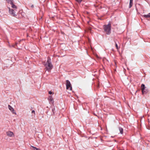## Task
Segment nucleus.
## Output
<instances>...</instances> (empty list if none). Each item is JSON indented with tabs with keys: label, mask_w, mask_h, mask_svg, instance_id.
Returning a JSON list of instances; mask_svg holds the SVG:
<instances>
[{
	"label": "nucleus",
	"mask_w": 150,
	"mask_h": 150,
	"mask_svg": "<svg viewBox=\"0 0 150 150\" xmlns=\"http://www.w3.org/2000/svg\"><path fill=\"white\" fill-rule=\"evenodd\" d=\"M32 113H34V114H35V111L34 110H33L32 111Z\"/></svg>",
	"instance_id": "obj_18"
},
{
	"label": "nucleus",
	"mask_w": 150,
	"mask_h": 150,
	"mask_svg": "<svg viewBox=\"0 0 150 150\" xmlns=\"http://www.w3.org/2000/svg\"><path fill=\"white\" fill-rule=\"evenodd\" d=\"M66 88L67 90H71L72 88L71 85V83L68 80L66 81Z\"/></svg>",
	"instance_id": "obj_4"
},
{
	"label": "nucleus",
	"mask_w": 150,
	"mask_h": 150,
	"mask_svg": "<svg viewBox=\"0 0 150 150\" xmlns=\"http://www.w3.org/2000/svg\"><path fill=\"white\" fill-rule=\"evenodd\" d=\"M31 7H32V8L33 7H34V6H33V5H32L31 6Z\"/></svg>",
	"instance_id": "obj_19"
},
{
	"label": "nucleus",
	"mask_w": 150,
	"mask_h": 150,
	"mask_svg": "<svg viewBox=\"0 0 150 150\" xmlns=\"http://www.w3.org/2000/svg\"><path fill=\"white\" fill-rule=\"evenodd\" d=\"M8 2L11 4L12 8L16 9L17 8V7L13 4V0H8Z\"/></svg>",
	"instance_id": "obj_5"
},
{
	"label": "nucleus",
	"mask_w": 150,
	"mask_h": 150,
	"mask_svg": "<svg viewBox=\"0 0 150 150\" xmlns=\"http://www.w3.org/2000/svg\"><path fill=\"white\" fill-rule=\"evenodd\" d=\"M49 93V94H51L52 93V91H49V93Z\"/></svg>",
	"instance_id": "obj_17"
},
{
	"label": "nucleus",
	"mask_w": 150,
	"mask_h": 150,
	"mask_svg": "<svg viewBox=\"0 0 150 150\" xmlns=\"http://www.w3.org/2000/svg\"><path fill=\"white\" fill-rule=\"evenodd\" d=\"M45 65L47 69V70L48 71H49L52 69V65L51 63V59L50 57H48L47 61Z\"/></svg>",
	"instance_id": "obj_2"
},
{
	"label": "nucleus",
	"mask_w": 150,
	"mask_h": 150,
	"mask_svg": "<svg viewBox=\"0 0 150 150\" xmlns=\"http://www.w3.org/2000/svg\"><path fill=\"white\" fill-rule=\"evenodd\" d=\"M115 47H116L117 49H119V48L117 46V45L116 43H115Z\"/></svg>",
	"instance_id": "obj_16"
},
{
	"label": "nucleus",
	"mask_w": 150,
	"mask_h": 150,
	"mask_svg": "<svg viewBox=\"0 0 150 150\" xmlns=\"http://www.w3.org/2000/svg\"><path fill=\"white\" fill-rule=\"evenodd\" d=\"M48 99L49 100V102L50 103L52 104L54 102V100L52 97L51 96H49L48 98Z\"/></svg>",
	"instance_id": "obj_9"
},
{
	"label": "nucleus",
	"mask_w": 150,
	"mask_h": 150,
	"mask_svg": "<svg viewBox=\"0 0 150 150\" xmlns=\"http://www.w3.org/2000/svg\"><path fill=\"white\" fill-rule=\"evenodd\" d=\"M7 0V1H8V0Z\"/></svg>",
	"instance_id": "obj_20"
},
{
	"label": "nucleus",
	"mask_w": 150,
	"mask_h": 150,
	"mask_svg": "<svg viewBox=\"0 0 150 150\" xmlns=\"http://www.w3.org/2000/svg\"><path fill=\"white\" fill-rule=\"evenodd\" d=\"M133 0H130L129 6V8H130L132 6L133 4Z\"/></svg>",
	"instance_id": "obj_10"
},
{
	"label": "nucleus",
	"mask_w": 150,
	"mask_h": 150,
	"mask_svg": "<svg viewBox=\"0 0 150 150\" xmlns=\"http://www.w3.org/2000/svg\"><path fill=\"white\" fill-rule=\"evenodd\" d=\"M75 0L79 3H81L82 1V0Z\"/></svg>",
	"instance_id": "obj_15"
},
{
	"label": "nucleus",
	"mask_w": 150,
	"mask_h": 150,
	"mask_svg": "<svg viewBox=\"0 0 150 150\" xmlns=\"http://www.w3.org/2000/svg\"><path fill=\"white\" fill-rule=\"evenodd\" d=\"M8 107L9 109L12 112L13 114H15V115L16 114V113L14 111V110L12 107L9 105H8Z\"/></svg>",
	"instance_id": "obj_7"
},
{
	"label": "nucleus",
	"mask_w": 150,
	"mask_h": 150,
	"mask_svg": "<svg viewBox=\"0 0 150 150\" xmlns=\"http://www.w3.org/2000/svg\"><path fill=\"white\" fill-rule=\"evenodd\" d=\"M119 130L120 131V133L122 134L123 133V129L120 127H119Z\"/></svg>",
	"instance_id": "obj_12"
},
{
	"label": "nucleus",
	"mask_w": 150,
	"mask_h": 150,
	"mask_svg": "<svg viewBox=\"0 0 150 150\" xmlns=\"http://www.w3.org/2000/svg\"><path fill=\"white\" fill-rule=\"evenodd\" d=\"M9 9V13L11 16L16 17L17 15L16 14V9H13L9 7H8Z\"/></svg>",
	"instance_id": "obj_3"
},
{
	"label": "nucleus",
	"mask_w": 150,
	"mask_h": 150,
	"mask_svg": "<svg viewBox=\"0 0 150 150\" xmlns=\"http://www.w3.org/2000/svg\"><path fill=\"white\" fill-rule=\"evenodd\" d=\"M145 87L144 84H142L141 86V88L142 94H144L147 93V92L145 91Z\"/></svg>",
	"instance_id": "obj_6"
},
{
	"label": "nucleus",
	"mask_w": 150,
	"mask_h": 150,
	"mask_svg": "<svg viewBox=\"0 0 150 150\" xmlns=\"http://www.w3.org/2000/svg\"><path fill=\"white\" fill-rule=\"evenodd\" d=\"M143 16L146 18H150V13H149L147 15H145Z\"/></svg>",
	"instance_id": "obj_11"
},
{
	"label": "nucleus",
	"mask_w": 150,
	"mask_h": 150,
	"mask_svg": "<svg viewBox=\"0 0 150 150\" xmlns=\"http://www.w3.org/2000/svg\"><path fill=\"white\" fill-rule=\"evenodd\" d=\"M31 148H32L33 149V150H38L39 149L37 148L36 147H35L33 146H30ZM32 149V148H31Z\"/></svg>",
	"instance_id": "obj_13"
},
{
	"label": "nucleus",
	"mask_w": 150,
	"mask_h": 150,
	"mask_svg": "<svg viewBox=\"0 0 150 150\" xmlns=\"http://www.w3.org/2000/svg\"><path fill=\"white\" fill-rule=\"evenodd\" d=\"M7 136L10 137H12L14 136L13 133L11 131H8L6 132Z\"/></svg>",
	"instance_id": "obj_8"
},
{
	"label": "nucleus",
	"mask_w": 150,
	"mask_h": 150,
	"mask_svg": "<svg viewBox=\"0 0 150 150\" xmlns=\"http://www.w3.org/2000/svg\"><path fill=\"white\" fill-rule=\"evenodd\" d=\"M103 29L105 33L107 35H110L111 32V25L110 23L108 24L103 25Z\"/></svg>",
	"instance_id": "obj_1"
},
{
	"label": "nucleus",
	"mask_w": 150,
	"mask_h": 150,
	"mask_svg": "<svg viewBox=\"0 0 150 150\" xmlns=\"http://www.w3.org/2000/svg\"><path fill=\"white\" fill-rule=\"evenodd\" d=\"M52 111L53 114L54 115L55 112V108L54 107L52 108Z\"/></svg>",
	"instance_id": "obj_14"
}]
</instances>
